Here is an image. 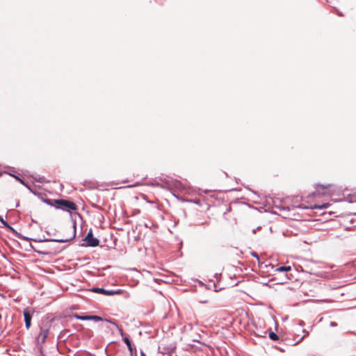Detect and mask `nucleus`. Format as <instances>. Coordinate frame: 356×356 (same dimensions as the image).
<instances>
[{
    "label": "nucleus",
    "instance_id": "72a5a7b5",
    "mask_svg": "<svg viewBox=\"0 0 356 356\" xmlns=\"http://www.w3.org/2000/svg\"><path fill=\"white\" fill-rule=\"evenodd\" d=\"M299 325H300V326H303V325H305V323H304L303 321H300V323H299Z\"/></svg>",
    "mask_w": 356,
    "mask_h": 356
},
{
    "label": "nucleus",
    "instance_id": "a19ab883",
    "mask_svg": "<svg viewBox=\"0 0 356 356\" xmlns=\"http://www.w3.org/2000/svg\"><path fill=\"white\" fill-rule=\"evenodd\" d=\"M1 318V314H0V319Z\"/></svg>",
    "mask_w": 356,
    "mask_h": 356
},
{
    "label": "nucleus",
    "instance_id": "4c0bfd02",
    "mask_svg": "<svg viewBox=\"0 0 356 356\" xmlns=\"http://www.w3.org/2000/svg\"><path fill=\"white\" fill-rule=\"evenodd\" d=\"M279 209H283V210H284V209H285V208H284V207H279Z\"/></svg>",
    "mask_w": 356,
    "mask_h": 356
},
{
    "label": "nucleus",
    "instance_id": "39448f33",
    "mask_svg": "<svg viewBox=\"0 0 356 356\" xmlns=\"http://www.w3.org/2000/svg\"><path fill=\"white\" fill-rule=\"evenodd\" d=\"M61 207L63 209H60L63 211H66L70 213L72 216L71 211H76L77 209V205L70 200H64L63 199L62 203H61Z\"/></svg>",
    "mask_w": 356,
    "mask_h": 356
},
{
    "label": "nucleus",
    "instance_id": "2eb2a0df",
    "mask_svg": "<svg viewBox=\"0 0 356 356\" xmlns=\"http://www.w3.org/2000/svg\"><path fill=\"white\" fill-rule=\"evenodd\" d=\"M72 316L80 321H89V315H80L78 314H74Z\"/></svg>",
    "mask_w": 356,
    "mask_h": 356
},
{
    "label": "nucleus",
    "instance_id": "4be33fe9",
    "mask_svg": "<svg viewBox=\"0 0 356 356\" xmlns=\"http://www.w3.org/2000/svg\"><path fill=\"white\" fill-rule=\"evenodd\" d=\"M330 186V184L324 185V184H317L316 185V188L318 189V188H320L322 190H324V189L329 188Z\"/></svg>",
    "mask_w": 356,
    "mask_h": 356
},
{
    "label": "nucleus",
    "instance_id": "4468645a",
    "mask_svg": "<svg viewBox=\"0 0 356 356\" xmlns=\"http://www.w3.org/2000/svg\"><path fill=\"white\" fill-rule=\"evenodd\" d=\"M274 280H277V284H284L285 283H287L288 280H289V277L286 274H284L283 277H282L280 279L277 278L276 277H274Z\"/></svg>",
    "mask_w": 356,
    "mask_h": 356
},
{
    "label": "nucleus",
    "instance_id": "a211bd4d",
    "mask_svg": "<svg viewBox=\"0 0 356 356\" xmlns=\"http://www.w3.org/2000/svg\"><path fill=\"white\" fill-rule=\"evenodd\" d=\"M62 201H63V199H54L53 207L57 209H63L61 207Z\"/></svg>",
    "mask_w": 356,
    "mask_h": 356
},
{
    "label": "nucleus",
    "instance_id": "f03ea898",
    "mask_svg": "<svg viewBox=\"0 0 356 356\" xmlns=\"http://www.w3.org/2000/svg\"><path fill=\"white\" fill-rule=\"evenodd\" d=\"M83 243L80 244L81 247H92L95 248L99 245V240L94 237L92 229H90L86 236L82 239Z\"/></svg>",
    "mask_w": 356,
    "mask_h": 356
},
{
    "label": "nucleus",
    "instance_id": "20e7f679",
    "mask_svg": "<svg viewBox=\"0 0 356 356\" xmlns=\"http://www.w3.org/2000/svg\"><path fill=\"white\" fill-rule=\"evenodd\" d=\"M34 313V310L26 307L23 310L24 320L25 323V327L26 330H29L31 326L32 315Z\"/></svg>",
    "mask_w": 356,
    "mask_h": 356
},
{
    "label": "nucleus",
    "instance_id": "7c9ffc66",
    "mask_svg": "<svg viewBox=\"0 0 356 356\" xmlns=\"http://www.w3.org/2000/svg\"><path fill=\"white\" fill-rule=\"evenodd\" d=\"M35 180L36 181H38V182H40V183H41V182L42 181V178H40V177H39L38 179L35 178Z\"/></svg>",
    "mask_w": 356,
    "mask_h": 356
},
{
    "label": "nucleus",
    "instance_id": "aec40b11",
    "mask_svg": "<svg viewBox=\"0 0 356 356\" xmlns=\"http://www.w3.org/2000/svg\"><path fill=\"white\" fill-rule=\"evenodd\" d=\"M269 338L272 340V341H279L280 340V337L277 334L275 333L274 332L270 330L269 332Z\"/></svg>",
    "mask_w": 356,
    "mask_h": 356
},
{
    "label": "nucleus",
    "instance_id": "c85d7f7f",
    "mask_svg": "<svg viewBox=\"0 0 356 356\" xmlns=\"http://www.w3.org/2000/svg\"><path fill=\"white\" fill-rule=\"evenodd\" d=\"M0 222L2 223L3 226L5 227V222H8L7 221L4 220L2 216H0Z\"/></svg>",
    "mask_w": 356,
    "mask_h": 356
},
{
    "label": "nucleus",
    "instance_id": "f257e3e1",
    "mask_svg": "<svg viewBox=\"0 0 356 356\" xmlns=\"http://www.w3.org/2000/svg\"><path fill=\"white\" fill-rule=\"evenodd\" d=\"M72 222V229L73 232L70 237L66 238H31V241H33L35 242H57V243H66L71 241L76 237V221L72 217L71 218Z\"/></svg>",
    "mask_w": 356,
    "mask_h": 356
},
{
    "label": "nucleus",
    "instance_id": "6e6552de",
    "mask_svg": "<svg viewBox=\"0 0 356 356\" xmlns=\"http://www.w3.org/2000/svg\"><path fill=\"white\" fill-rule=\"evenodd\" d=\"M174 351V347L171 346H159L158 353H161L163 355H166L168 356H171Z\"/></svg>",
    "mask_w": 356,
    "mask_h": 356
},
{
    "label": "nucleus",
    "instance_id": "58836bf2",
    "mask_svg": "<svg viewBox=\"0 0 356 356\" xmlns=\"http://www.w3.org/2000/svg\"><path fill=\"white\" fill-rule=\"evenodd\" d=\"M200 284L203 285V283L202 282H200Z\"/></svg>",
    "mask_w": 356,
    "mask_h": 356
},
{
    "label": "nucleus",
    "instance_id": "5701e85b",
    "mask_svg": "<svg viewBox=\"0 0 356 356\" xmlns=\"http://www.w3.org/2000/svg\"><path fill=\"white\" fill-rule=\"evenodd\" d=\"M103 321L108 322V323L115 325V327H118V323L113 319H111V318H104Z\"/></svg>",
    "mask_w": 356,
    "mask_h": 356
},
{
    "label": "nucleus",
    "instance_id": "7ed1b4c3",
    "mask_svg": "<svg viewBox=\"0 0 356 356\" xmlns=\"http://www.w3.org/2000/svg\"><path fill=\"white\" fill-rule=\"evenodd\" d=\"M90 291L94 293H100L108 296L120 295L122 293V290L120 289L116 290H107L104 288L99 287H92L90 289Z\"/></svg>",
    "mask_w": 356,
    "mask_h": 356
},
{
    "label": "nucleus",
    "instance_id": "dca6fc26",
    "mask_svg": "<svg viewBox=\"0 0 356 356\" xmlns=\"http://www.w3.org/2000/svg\"><path fill=\"white\" fill-rule=\"evenodd\" d=\"M9 175H11L12 177H15L16 179V180L19 181L22 184H23L27 188L31 190V188L29 186L28 184L26 182V181L24 179L21 178L20 177H19L17 175H13V174H9Z\"/></svg>",
    "mask_w": 356,
    "mask_h": 356
},
{
    "label": "nucleus",
    "instance_id": "f704fd0d",
    "mask_svg": "<svg viewBox=\"0 0 356 356\" xmlns=\"http://www.w3.org/2000/svg\"><path fill=\"white\" fill-rule=\"evenodd\" d=\"M277 349L280 350L281 351H284L283 348H277Z\"/></svg>",
    "mask_w": 356,
    "mask_h": 356
},
{
    "label": "nucleus",
    "instance_id": "2f4dec72",
    "mask_svg": "<svg viewBox=\"0 0 356 356\" xmlns=\"http://www.w3.org/2000/svg\"><path fill=\"white\" fill-rule=\"evenodd\" d=\"M138 185H139V184H138V183H136V184H133V185L129 186L128 187H129V188H132V187L137 186H138Z\"/></svg>",
    "mask_w": 356,
    "mask_h": 356
},
{
    "label": "nucleus",
    "instance_id": "a878e982",
    "mask_svg": "<svg viewBox=\"0 0 356 356\" xmlns=\"http://www.w3.org/2000/svg\"><path fill=\"white\" fill-rule=\"evenodd\" d=\"M116 328L118 329L119 333L120 334V335L123 338V337H124L125 335L124 334L123 330H122V327H120V326H119L118 325V327H116Z\"/></svg>",
    "mask_w": 356,
    "mask_h": 356
},
{
    "label": "nucleus",
    "instance_id": "9b49d317",
    "mask_svg": "<svg viewBox=\"0 0 356 356\" xmlns=\"http://www.w3.org/2000/svg\"><path fill=\"white\" fill-rule=\"evenodd\" d=\"M123 341L127 345L130 355H133L134 352H136V347L132 344L131 339L128 334H126L122 338Z\"/></svg>",
    "mask_w": 356,
    "mask_h": 356
},
{
    "label": "nucleus",
    "instance_id": "f8f14e48",
    "mask_svg": "<svg viewBox=\"0 0 356 356\" xmlns=\"http://www.w3.org/2000/svg\"><path fill=\"white\" fill-rule=\"evenodd\" d=\"M291 270V267L290 266H282L277 268L275 271L278 273H283L286 274L288 271H290Z\"/></svg>",
    "mask_w": 356,
    "mask_h": 356
},
{
    "label": "nucleus",
    "instance_id": "cd10ccee",
    "mask_svg": "<svg viewBox=\"0 0 356 356\" xmlns=\"http://www.w3.org/2000/svg\"><path fill=\"white\" fill-rule=\"evenodd\" d=\"M92 207L95 208V209H99V210L102 209V207L100 206H98V205H97L95 204H92Z\"/></svg>",
    "mask_w": 356,
    "mask_h": 356
},
{
    "label": "nucleus",
    "instance_id": "79ce46f5",
    "mask_svg": "<svg viewBox=\"0 0 356 356\" xmlns=\"http://www.w3.org/2000/svg\"><path fill=\"white\" fill-rule=\"evenodd\" d=\"M130 356H134V354L133 355H130Z\"/></svg>",
    "mask_w": 356,
    "mask_h": 356
},
{
    "label": "nucleus",
    "instance_id": "0eeeda50",
    "mask_svg": "<svg viewBox=\"0 0 356 356\" xmlns=\"http://www.w3.org/2000/svg\"><path fill=\"white\" fill-rule=\"evenodd\" d=\"M159 179L165 185H167L168 186H171V183L173 182L174 183V186H177V187H179V188H181L182 187V184L180 181H178L177 179H170L168 177H159Z\"/></svg>",
    "mask_w": 356,
    "mask_h": 356
},
{
    "label": "nucleus",
    "instance_id": "c756f323",
    "mask_svg": "<svg viewBox=\"0 0 356 356\" xmlns=\"http://www.w3.org/2000/svg\"><path fill=\"white\" fill-rule=\"evenodd\" d=\"M330 325L331 327H336V326H337V323H335V322H334V321H331V322L330 323Z\"/></svg>",
    "mask_w": 356,
    "mask_h": 356
},
{
    "label": "nucleus",
    "instance_id": "c9c22d12",
    "mask_svg": "<svg viewBox=\"0 0 356 356\" xmlns=\"http://www.w3.org/2000/svg\"><path fill=\"white\" fill-rule=\"evenodd\" d=\"M128 182V180H124L122 181V183H127Z\"/></svg>",
    "mask_w": 356,
    "mask_h": 356
},
{
    "label": "nucleus",
    "instance_id": "ea45409f",
    "mask_svg": "<svg viewBox=\"0 0 356 356\" xmlns=\"http://www.w3.org/2000/svg\"><path fill=\"white\" fill-rule=\"evenodd\" d=\"M207 302V300H204V301H203L202 302H203V303H206Z\"/></svg>",
    "mask_w": 356,
    "mask_h": 356
},
{
    "label": "nucleus",
    "instance_id": "ddd939ff",
    "mask_svg": "<svg viewBox=\"0 0 356 356\" xmlns=\"http://www.w3.org/2000/svg\"><path fill=\"white\" fill-rule=\"evenodd\" d=\"M330 206V204L329 203H324V204H315L311 206L310 209H323L327 208Z\"/></svg>",
    "mask_w": 356,
    "mask_h": 356
},
{
    "label": "nucleus",
    "instance_id": "6ab92c4d",
    "mask_svg": "<svg viewBox=\"0 0 356 356\" xmlns=\"http://www.w3.org/2000/svg\"><path fill=\"white\" fill-rule=\"evenodd\" d=\"M89 321H93L95 322L103 321L104 318L97 315H89Z\"/></svg>",
    "mask_w": 356,
    "mask_h": 356
},
{
    "label": "nucleus",
    "instance_id": "f3484780",
    "mask_svg": "<svg viewBox=\"0 0 356 356\" xmlns=\"http://www.w3.org/2000/svg\"><path fill=\"white\" fill-rule=\"evenodd\" d=\"M345 200L348 203H355L356 202V193L348 195Z\"/></svg>",
    "mask_w": 356,
    "mask_h": 356
},
{
    "label": "nucleus",
    "instance_id": "9d476101",
    "mask_svg": "<svg viewBox=\"0 0 356 356\" xmlns=\"http://www.w3.org/2000/svg\"><path fill=\"white\" fill-rule=\"evenodd\" d=\"M5 227H6L7 229H8L10 231H11L13 234L15 236H16L17 238H20V239H22V240H24V241H31V238L28 237V236H23L22 234H21L20 233L17 232L12 226H10L8 222H5Z\"/></svg>",
    "mask_w": 356,
    "mask_h": 356
},
{
    "label": "nucleus",
    "instance_id": "473e14b6",
    "mask_svg": "<svg viewBox=\"0 0 356 356\" xmlns=\"http://www.w3.org/2000/svg\"><path fill=\"white\" fill-rule=\"evenodd\" d=\"M140 356H146V355L143 350H140Z\"/></svg>",
    "mask_w": 356,
    "mask_h": 356
},
{
    "label": "nucleus",
    "instance_id": "bb28decb",
    "mask_svg": "<svg viewBox=\"0 0 356 356\" xmlns=\"http://www.w3.org/2000/svg\"><path fill=\"white\" fill-rule=\"evenodd\" d=\"M250 254H251L253 257L256 258L258 261L259 260V254H258L257 252H252L250 253Z\"/></svg>",
    "mask_w": 356,
    "mask_h": 356
},
{
    "label": "nucleus",
    "instance_id": "423d86ee",
    "mask_svg": "<svg viewBox=\"0 0 356 356\" xmlns=\"http://www.w3.org/2000/svg\"><path fill=\"white\" fill-rule=\"evenodd\" d=\"M49 323L47 322V324L40 327V331L38 334V337H41V342L44 343L49 332Z\"/></svg>",
    "mask_w": 356,
    "mask_h": 356
},
{
    "label": "nucleus",
    "instance_id": "b1692460",
    "mask_svg": "<svg viewBox=\"0 0 356 356\" xmlns=\"http://www.w3.org/2000/svg\"><path fill=\"white\" fill-rule=\"evenodd\" d=\"M53 201H54V199L46 198V199L43 200V202L44 203H46L47 204L50 205L51 207H53V203H54Z\"/></svg>",
    "mask_w": 356,
    "mask_h": 356
},
{
    "label": "nucleus",
    "instance_id": "1a4fd4ad",
    "mask_svg": "<svg viewBox=\"0 0 356 356\" xmlns=\"http://www.w3.org/2000/svg\"><path fill=\"white\" fill-rule=\"evenodd\" d=\"M5 227H6L7 229H8L10 231H11L13 234L15 236H16L17 238H20V239H22V240H24V241H31V238L28 237V236H23L22 234H21L20 233L17 232L12 226H10L8 222H5Z\"/></svg>",
    "mask_w": 356,
    "mask_h": 356
},
{
    "label": "nucleus",
    "instance_id": "e433bc0d",
    "mask_svg": "<svg viewBox=\"0 0 356 356\" xmlns=\"http://www.w3.org/2000/svg\"><path fill=\"white\" fill-rule=\"evenodd\" d=\"M46 232H47V234L51 235V233H50L49 232L47 231Z\"/></svg>",
    "mask_w": 356,
    "mask_h": 356
},
{
    "label": "nucleus",
    "instance_id": "412c9836",
    "mask_svg": "<svg viewBox=\"0 0 356 356\" xmlns=\"http://www.w3.org/2000/svg\"><path fill=\"white\" fill-rule=\"evenodd\" d=\"M302 332H304L305 334L302 337H300L298 341H296L295 343H293V345H296V344L299 343L309 334V332L306 330H303Z\"/></svg>",
    "mask_w": 356,
    "mask_h": 356
},
{
    "label": "nucleus",
    "instance_id": "393cba45",
    "mask_svg": "<svg viewBox=\"0 0 356 356\" xmlns=\"http://www.w3.org/2000/svg\"><path fill=\"white\" fill-rule=\"evenodd\" d=\"M153 186L160 187L161 188H165L167 186H165L163 184H159V182L155 181V183L152 184Z\"/></svg>",
    "mask_w": 356,
    "mask_h": 356
}]
</instances>
